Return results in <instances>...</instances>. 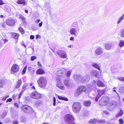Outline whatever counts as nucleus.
Here are the masks:
<instances>
[{
    "label": "nucleus",
    "mask_w": 124,
    "mask_h": 124,
    "mask_svg": "<svg viewBox=\"0 0 124 124\" xmlns=\"http://www.w3.org/2000/svg\"><path fill=\"white\" fill-rule=\"evenodd\" d=\"M37 82L39 86L41 88L45 87L47 84V79L44 77H41L39 78Z\"/></svg>",
    "instance_id": "f257e3e1"
},
{
    "label": "nucleus",
    "mask_w": 124,
    "mask_h": 124,
    "mask_svg": "<svg viewBox=\"0 0 124 124\" xmlns=\"http://www.w3.org/2000/svg\"><path fill=\"white\" fill-rule=\"evenodd\" d=\"M30 96L32 98L35 99H39L42 97L41 94L37 91L33 92L31 94Z\"/></svg>",
    "instance_id": "f03ea898"
},
{
    "label": "nucleus",
    "mask_w": 124,
    "mask_h": 124,
    "mask_svg": "<svg viewBox=\"0 0 124 124\" xmlns=\"http://www.w3.org/2000/svg\"><path fill=\"white\" fill-rule=\"evenodd\" d=\"M109 101V98L106 96H104L100 100L99 103L100 105L104 106L107 104Z\"/></svg>",
    "instance_id": "7ed1b4c3"
},
{
    "label": "nucleus",
    "mask_w": 124,
    "mask_h": 124,
    "mask_svg": "<svg viewBox=\"0 0 124 124\" xmlns=\"http://www.w3.org/2000/svg\"><path fill=\"white\" fill-rule=\"evenodd\" d=\"M74 119V117L72 115L67 114L65 116V120L68 123L70 121H73Z\"/></svg>",
    "instance_id": "20e7f679"
},
{
    "label": "nucleus",
    "mask_w": 124,
    "mask_h": 124,
    "mask_svg": "<svg viewBox=\"0 0 124 124\" xmlns=\"http://www.w3.org/2000/svg\"><path fill=\"white\" fill-rule=\"evenodd\" d=\"M57 53L59 56L61 58H66L67 57V54L64 51L59 50L57 52Z\"/></svg>",
    "instance_id": "39448f33"
},
{
    "label": "nucleus",
    "mask_w": 124,
    "mask_h": 124,
    "mask_svg": "<svg viewBox=\"0 0 124 124\" xmlns=\"http://www.w3.org/2000/svg\"><path fill=\"white\" fill-rule=\"evenodd\" d=\"M22 108L24 112L27 113H31L33 112V111L31 107L27 105L23 106Z\"/></svg>",
    "instance_id": "423d86ee"
},
{
    "label": "nucleus",
    "mask_w": 124,
    "mask_h": 124,
    "mask_svg": "<svg viewBox=\"0 0 124 124\" xmlns=\"http://www.w3.org/2000/svg\"><path fill=\"white\" fill-rule=\"evenodd\" d=\"M72 80L68 79L64 81V83L66 86L68 88L71 87L73 85Z\"/></svg>",
    "instance_id": "0eeeda50"
},
{
    "label": "nucleus",
    "mask_w": 124,
    "mask_h": 124,
    "mask_svg": "<svg viewBox=\"0 0 124 124\" xmlns=\"http://www.w3.org/2000/svg\"><path fill=\"white\" fill-rule=\"evenodd\" d=\"M66 70L63 68H61L57 71V74L59 76H66Z\"/></svg>",
    "instance_id": "6e6552de"
},
{
    "label": "nucleus",
    "mask_w": 124,
    "mask_h": 124,
    "mask_svg": "<svg viewBox=\"0 0 124 124\" xmlns=\"http://www.w3.org/2000/svg\"><path fill=\"white\" fill-rule=\"evenodd\" d=\"M15 20L11 18H8L6 21V24L10 26L14 25L15 24Z\"/></svg>",
    "instance_id": "1a4fd4ad"
},
{
    "label": "nucleus",
    "mask_w": 124,
    "mask_h": 124,
    "mask_svg": "<svg viewBox=\"0 0 124 124\" xmlns=\"http://www.w3.org/2000/svg\"><path fill=\"white\" fill-rule=\"evenodd\" d=\"M19 66L17 64H14L11 67V71L13 73H16L19 71Z\"/></svg>",
    "instance_id": "9d476101"
},
{
    "label": "nucleus",
    "mask_w": 124,
    "mask_h": 124,
    "mask_svg": "<svg viewBox=\"0 0 124 124\" xmlns=\"http://www.w3.org/2000/svg\"><path fill=\"white\" fill-rule=\"evenodd\" d=\"M95 53L98 55H100L102 54L103 53V48L100 46L96 47L95 50Z\"/></svg>",
    "instance_id": "9b49d317"
},
{
    "label": "nucleus",
    "mask_w": 124,
    "mask_h": 124,
    "mask_svg": "<svg viewBox=\"0 0 124 124\" xmlns=\"http://www.w3.org/2000/svg\"><path fill=\"white\" fill-rule=\"evenodd\" d=\"M80 82L83 83H86L89 80L90 77L88 75H85L84 77L82 76Z\"/></svg>",
    "instance_id": "f8f14e48"
},
{
    "label": "nucleus",
    "mask_w": 124,
    "mask_h": 124,
    "mask_svg": "<svg viewBox=\"0 0 124 124\" xmlns=\"http://www.w3.org/2000/svg\"><path fill=\"white\" fill-rule=\"evenodd\" d=\"M105 90H98V93L97 96L95 98V101L97 102L99 98L102 95L104 94Z\"/></svg>",
    "instance_id": "ddd939ff"
},
{
    "label": "nucleus",
    "mask_w": 124,
    "mask_h": 124,
    "mask_svg": "<svg viewBox=\"0 0 124 124\" xmlns=\"http://www.w3.org/2000/svg\"><path fill=\"white\" fill-rule=\"evenodd\" d=\"M69 32L71 35L77 36L78 34L77 29L74 28L71 29L69 31Z\"/></svg>",
    "instance_id": "4468645a"
},
{
    "label": "nucleus",
    "mask_w": 124,
    "mask_h": 124,
    "mask_svg": "<svg viewBox=\"0 0 124 124\" xmlns=\"http://www.w3.org/2000/svg\"><path fill=\"white\" fill-rule=\"evenodd\" d=\"M116 102H111L110 104L109 110L110 111H112L116 107Z\"/></svg>",
    "instance_id": "2eb2a0df"
},
{
    "label": "nucleus",
    "mask_w": 124,
    "mask_h": 124,
    "mask_svg": "<svg viewBox=\"0 0 124 124\" xmlns=\"http://www.w3.org/2000/svg\"><path fill=\"white\" fill-rule=\"evenodd\" d=\"M78 107H76V106L75 105H73L72 108L73 111L75 113H78L79 112L81 108H80V105L79 104H77Z\"/></svg>",
    "instance_id": "dca6fc26"
},
{
    "label": "nucleus",
    "mask_w": 124,
    "mask_h": 124,
    "mask_svg": "<svg viewBox=\"0 0 124 124\" xmlns=\"http://www.w3.org/2000/svg\"><path fill=\"white\" fill-rule=\"evenodd\" d=\"M82 76L79 75L75 74L73 76L74 79L76 81L80 82V81Z\"/></svg>",
    "instance_id": "f3484780"
},
{
    "label": "nucleus",
    "mask_w": 124,
    "mask_h": 124,
    "mask_svg": "<svg viewBox=\"0 0 124 124\" xmlns=\"http://www.w3.org/2000/svg\"><path fill=\"white\" fill-rule=\"evenodd\" d=\"M36 72L37 74L38 75H42L45 73L44 70L42 68H40L37 70Z\"/></svg>",
    "instance_id": "a211bd4d"
},
{
    "label": "nucleus",
    "mask_w": 124,
    "mask_h": 124,
    "mask_svg": "<svg viewBox=\"0 0 124 124\" xmlns=\"http://www.w3.org/2000/svg\"><path fill=\"white\" fill-rule=\"evenodd\" d=\"M56 86L58 87V88L60 89L64 90V86L62 85L60 81H58L56 84Z\"/></svg>",
    "instance_id": "6ab92c4d"
},
{
    "label": "nucleus",
    "mask_w": 124,
    "mask_h": 124,
    "mask_svg": "<svg viewBox=\"0 0 124 124\" xmlns=\"http://www.w3.org/2000/svg\"><path fill=\"white\" fill-rule=\"evenodd\" d=\"M78 89L82 93V92H84L85 91L86 89V86H79Z\"/></svg>",
    "instance_id": "aec40b11"
},
{
    "label": "nucleus",
    "mask_w": 124,
    "mask_h": 124,
    "mask_svg": "<svg viewBox=\"0 0 124 124\" xmlns=\"http://www.w3.org/2000/svg\"><path fill=\"white\" fill-rule=\"evenodd\" d=\"M95 83H96L97 85L98 86L104 87L105 86L104 84L99 80H98L96 81H95Z\"/></svg>",
    "instance_id": "412c9836"
},
{
    "label": "nucleus",
    "mask_w": 124,
    "mask_h": 124,
    "mask_svg": "<svg viewBox=\"0 0 124 124\" xmlns=\"http://www.w3.org/2000/svg\"><path fill=\"white\" fill-rule=\"evenodd\" d=\"M123 111L121 109H120V111L119 112L116 113L115 115V117L117 118L119 116H121L123 114Z\"/></svg>",
    "instance_id": "4be33fe9"
},
{
    "label": "nucleus",
    "mask_w": 124,
    "mask_h": 124,
    "mask_svg": "<svg viewBox=\"0 0 124 124\" xmlns=\"http://www.w3.org/2000/svg\"><path fill=\"white\" fill-rule=\"evenodd\" d=\"M112 46V44L109 43H106L105 45V49L106 50H109Z\"/></svg>",
    "instance_id": "5701e85b"
},
{
    "label": "nucleus",
    "mask_w": 124,
    "mask_h": 124,
    "mask_svg": "<svg viewBox=\"0 0 124 124\" xmlns=\"http://www.w3.org/2000/svg\"><path fill=\"white\" fill-rule=\"evenodd\" d=\"M58 98L59 99L65 101H68L69 99L66 97L64 96H61L59 95L57 96Z\"/></svg>",
    "instance_id": "b1692460"
},
{
    "label": "nucleus",
    "mask_w": 124,
    "mask_h": 124,
    "mask_svg": "<svg viewBox=\"0 0 124 124\" xmlns=\"http://www.w3.org/2000/svg\"><path fill=\"white\" fill-rule=\"evenodd\" d=\"M17 3L19 4L25 6L26 5V1L25 0H18Z\"/></svg>",
    "instance_id": "393cba45"
},
{
    "label": "nucleus",
    "mask_w": 124,
    "mask_h": 124,
    "mask_svg": "<svg viewBox=\"0 0 124 124\" xmlns=\"http://www.w3.org/2000/svg\"><path fill=\"white\" fill-rule=\"evenodd\" d=\"M92 66L93 67L99 70H100V68L99 65L96 63H93L92 64Z\"/></svg>",
    "instance_id": "a878e982"
},
{
    "label": "nucleus",
    "mask_w": 124,
    "mask_h": 124,
    "mask_svg": "<svg viewBox=\"0 0 124 124\" xmlns=\"http://www.w3.org/2000/svg\"><path fill=\"white\" fill-rule=\"evenodd\" d=\"M81 93V91L78 88L75 92L74 94L75 96L76 97L78 96Z\"/></svg>",
    "instance_id": "bb28decb"
},
{
    "label": "nucleus",
    "mask_w": 124,
    "mask_h": 124,
    "mask_svg": "<svg viewBox=\"0 0 124 124\" xmlns=\"http://www.w3.org/2000/svg\"><path fill=\"white\" fill-rule=\"evenodd\" d=\"M91 102L90 100H87L84 102V105L86 106H89L90 105Z\"/></svg>",
    "instance_id": "cd10ccee"
},
{
    "label": "nucleus",
    "mask_w": 124,
    "mask_h": 124,
    "mask_svg": "<svg viewBox=\"0 0 124 124\" xmlns=\"http://www.w3.org/2000/svg\"><path fill=\"white\" fill-rule=\"evenodd\" d=\"M89 122L92 124H95L98 123V120L95 119H92L89 121Z\"/></svg>",
    "instance_id": "c85d7f7f"
},
{
    "label": "nucleus",
    "mask_w": 124,
    "mask_h": 124,
    "mask_svg": "<svg viewBox=\"0 0 124 124\" xmlns=\"http://www.w3.org/2000/svg\"><path fill=\"white\" fill-rule=\"evenodd\" d=\"M120 35L121 37L124 38V28H123L120 30Z\"/></svg>",
    "instance_id": "c756f323"
},
{
    "label": "nucleus",
    "mask_w": 124,
    "mask_h": 124,
    "mask_svg": "<svg viewBox=\"0 0 124 124\" xmlns=\"http://www.w3.org/2000/svg\"><path fill=\"white\" fill-rule=\"evenodd\" d=\"M97 71L96 70H93L91 72V74L93 76H95V77H97Z\"/></svg>",
    "instance_id": "7c9ffc66"
},
{
    "label": "nucleus",
    "mask_w": 124,
    "mask_h": 124,
    "mask_svg": "<svg viewBox=\"0 0 124 124\" xmlns=\"http://www.w3.org/2000/svg\"><path fill=\"white\" fill-rule=\"evenodd\" d=\"M89 111L88 110H85L84 112V116L85 117H87L89 115Z\"/></svg>",
    "instance_id": "2f4dec72"
},
{
    "label": "nucleus",
    "mask_w": 124,
    "mask_h": 124,
    "mask_svg": "<svg viewBox=\"0 0 124 124\" xmlns=\"http://www.w3.org/2000/svg\"><path fill=\"white\" fill-rule=\"evenodd\" d=\"M12 35L13 37L16 39H18L19 36V34L16 33H14Z\"/></svg>",
    "instance_id": "473e14b6"
},
{
    "label": "nucleus",
    "mask_w": 124,
    "mask_h": 124,
    "mask_svg": "<svg viewBox=\"0 0 124 124\" xmlns=\"http://www.w3.org/2000/svg\"><path fill=\"white\" fill-rule=\"evenodd\" d=\"M5 84V83L3 80H0V88H2Z\"/></svg>",
    "instance_id": "72a5a7b5"
},
{
    "label": "nucleus",
    "mask_w": 124,
    "mask_h": 124,
    "mask_svg": "<svg viewBox=\"0 0 124 124\" xmlns=\"http://www.w3.org/2000/svg\"><path fill=\"white\" fill-rule=\"evenodd\" d=\"M22 83V81L21 79H19L18 82L16 86L17 88H18L20 86Z\"/></svg>",
    "instance_id": "f704fd0d"
},
{
    "label": "nucleus",
    "mask_w": 124,
    "mask_h": 124,
    "mask_svg": "<svg viewBox=\"0 0 124 124\" xmlns=\"http://www.w3.org/2000/svg\"><path fill=\"white\" fill-rule=\"evenodd\" d=\"M119 45L121 47H123L124 46V40H120L119 41Z\"/></svg>",
    "instance_id": "c9c22d12"
},
{
    "label": "nucleus",
    "mask_w": 124,
    "mask_h": 124,
    "mask_svg": "<svg viewBox=\"0 0 124 124\" xmlns=\"http://www.w3.org/2000/svg\"><path fill=\"white\" fill-rule=\"evenodd\" d=\"M19 17L22 20L23 22V23H26V18L24 17V16L22 15H20V16Z\"/></svg>",
    "instance_id": "e433bc0d"
},
{
    "label": "nucleus",
    "mask_w": 124,
    "mask_h": 124,
    "mask_svg": "<svg viewBox=\"0 0 124 124\" xmlns=\"http://www.w3.org/2000/svg\"><path fill=\"white\" fill-rule=\"evenodd\" d=\"M19 31H20L22 34H23L25 33L24 30L21 27H20L19 29Z\"/></svg>",
    "instance_id": "4c0bfd02"
},
{
    "label": "nucleus",
    "mask_w": 124,
    "mask_h": 124,
    "mask_svg": "<svg viewBox=\"0 0 124 124\" xmlns=\"http://www.w3.org/2000/svg\"><path fill=\"white\" fill-rule=\"evenodd\" d=\"M119 90L120 92L123 93L124 92V86H122L119 88Z\"/></svg>",
    "instance_id": "58836bf2"
},
{
    "label": "nucleus",
    "mask_w": 124,
    "mask_h": 124,
    "mask_svg": "<svg viewBox=\"0 0 124 124\" xmlns=\"http://www.w3.org/2000/svg\"><path fill=\"white\" fill-rule=\"evenodd\" d=\"M124 18L123 17H120L118 20L117 21V23L119 24L120 23L121 21L124 19Z\"/></svg>",
    "instance_id": "ea45409f"
},
{
    "label": "nucleus",
    "mask_w": 124,
    "mask_h": 124,
    "mask_svg": "<svg viewBox=\"0 0 124 124\" xmlns=\"http://www.w3.org/2000/svg\"><path fill=\"white\" fill-rule=\"evenodd\" d=\"M27 69V66H25L24 67V69H23L22 71V74L24 75L25 74Z\"/></svg>",
    "instance_id": "a19ab883"
},
{
    "label": "nucleus",
    "mask_w": 124,
    "mask_h": 124,
    "mask_svg": "<svg viewBox=\"0 0 124 124\" xmlns=\"http://www.w3.org/2000/svg\"><path fill=\"white\" fill-rule=\"evenodd\" d=\"M79 104V105H80V106H79V107H80V108H81V105H80V103L79 102H74V103H73V105H76V107H78V106L77 105V104Z\"/></svg>",
    "instance_id": "79ce46f5"
},
{
    "label": "nucleus",
    "mask_w": 124,
    "mask_h": 124,
    "mask_svg": "<svg viewBox=\"0 0 124 124\" xmlns=\"http://www.w3.org/2000/svg\"><path fill=\"white\" fill-rule=\"evenodd\" d=\"M71 72V70H69L67 71L66 75V76L67 77H69L70 76Z\"/></svg>",
    "instance_id": "37998d69"
},
{
    "label": "nucleus",
    "mask_w": 124,
    "mask_h": 124,
    "mask_svg": "<svg viewBox=\"0 0 124 124\" xmlns=\"http://www.w3.org/2000/svg\"><path fill=\"white\" fill-rule=\"evenodd\" d=\"M118 121L120 124H123L124 123V121L122 118H120L118 120Z\"/></svg>",
    "instance_id": "c03bdc74"
},
{
    "label": "nucleus",
    "mask_w": 124,
    "mask_h": 124,
    "mask_svg": "<svg viewBox=\"0 0 124 124\" xmlns=\"http://www.w3.org/2000/svg\"><path fill=\"white\" fill-rule=\"evenodd\" d=\"M105 120L104 119H101L98 121V122L99 123H104L105 122Z\"/></svg>",
    "instance_id": "a18cd8bd"
},
{
    "label": "nucleus",
    "mask_w": 124,
    "mask_h": 124,
    "mask_svg": "<svg viewBox=\"0 0 124 124\" xmlns=\"http://www.w3.org/2000/svg\"><path fill=\"white\" fill-rule=\"evenodd\" d=\"M53 105L54 106H55L56 105V98L55 97H54L53 98Z\"/></svg>",
    "instance_id": "49530a36"
},
{
    "label": "nucleus",
    "mask_w": 124,
    "mask_h": 124,
    "mask_svg": "<svg viewBox=\"0 0 124 124\" xmlns=\"http://www.w3.org/2000/svg\"><path fill=\"white\" fill-rule=\"evenodd\" d=\"M9 96V95H7L4 97L2 98V100L3 101H5Z\"/></svg>",
    "instance_id": "de8ad7c7"
},
{
    "label": "nucleus",
    "mask_w": 124,
    "mask_h": 124,
    "mask_svg": "<svg viewBox=\"0 0 124 124\" xmlns=\"http://www.w3.org/2000/svg\"><path fill=\"white\" fill-rule=\"evenodd\" d=\"M36 59V56H32L31 58V61H33L35 59Z\"/></svg>",
    "instance_id": "09e8293b"
},
{
    "label": "nucleus",
    "mask_w": 124,
    "mask_h": 124,
    "mask_svg": "<svg viewBox=\"0 0 124 124\" xmlns=\"http://www.w3.org/2000/svg\"><path fill=\"white\" fill-rule=\"evenodd\" d=\"M28 85V84L26 83H25L24 84L23 86V87H22V88L23 89H24Z\"/></svg>",
    "instance_id": "8fccbe9b"
},
{
    "label": "nucleus",
    "mask_w": 124,
    "mask_h": 124,
    "mask_svg": "<svg viewBox=\"0 0 124 124\" xmlns=\"http://www.w3.org/2000/svg\"><path fill=\"white\" fill-rule=\"evenodd\" d=\"M2 41H4V42L3 44H4L6 42H7L8 41V40H7V39H2Z\"/></svg>",
    "instance_id": "3c124183"
},
{
    "label": "nucleus",
    "mask_w": 124,
    "mask_h": 124,
    "mask_svg": "<svg viewBox=\"0 0 124 124\" xmlns=\"http://www.w3.org/2000/svg\"><path fill=\"white\" fill-rule=\"evenodd\" d=\"M118 79L122 81H124V77H120L118 78Z\"/></svg>",
    "instance_id": "603ef678"
},
{
    "label": "nucleus",
    "mask_w": 124,
    "mask_h": 124,
    "mask_svg": "<svg viewBox=\"0 0 124 124\" xmlns=\"http://www.w3.org/2000/svg\"><path fill=\"white\" fill-rule=\"evenodd\" d=\"M3 44L2 40H0V47H1L3 46Z\"/></svg>",
    "instance_id": "864d4df0"
},
{
    "label": "nucleus",
    "mask_w": 124,
    "mask_h": 124,
    "mask_svg": "<svg viewBox=\"0 0 124 124\" xmlns=\"http://www.w3.org/2000/svg\"><path fill=\"white\" fill-rule=\"evenodd\" d=\"M103 113L107 115L109 114V113L107 111H103Z\"/></svg>",
    "instance_id": "5fc2aeb1"
},
{
    "label": "nucleus",
    "mask_w": 124,
    "mask_h": 124,
    "mask_svg": "<svg viewBox=\"0 0 124 124\" xmlns=\"http://www.w3.org/2000/svg\"><path fill=\"white\" fill-rule=\"evenodd\" d=\"M70 41H74V38L73 37H71L70 38Z\"/></svg>",
    "instance_id": "6e6d98bb"
},
{
    "label": "nucleus",
    "mask_w": 124,
    "mask_h": 124,
    "mask_svg": "<svg viewBox=\"0 0 124 124\" xmlns=\"http://www.w3.org/2000/svg\"><path fill=\"white\" fill-rule=\"evenodd\" d=\"M12 98H9L7 100L6 102H10L11 101H12Z\"/></svg>",
    "instance_id": "4d7b16f0"
},
{
    "label": "nucleus",
    "mask_w": 124,
    "mask_h": 124,
    "mask_svg": "<svg viewBox=\"0 0 124 124\" xmlns=\"http://www.w3.org/2000/svg\"><path fill=\"white\" fill-rule=\"evenodd\" d=\"M18 123V121L17 120H15L13 121V124H17Z\"/></svg>",
    "instance_id": "13d9d810"
},
{
    "label": "nucleus",
    "mask_w": 124,
    "mask_h": 124,
    "mask_svg": "<svg viewBox=\"0 0 124 124\" xmlns=\"http://www.w3.org/2000/svg\"><path fill=\"white\" fill-rule=\"evenodd\" d=\"M68 124H76L73 121H70L68 123Z\"/></svg>",
    "instance_id": "bf43d9fd"
},
{
    "label": "nucleus",
    "mask_w": 124,
    "mask_h": 124,
    "mask_svg": "<svg viewBox=\"0 0 124 124\" xmlns=\"http://www.w3.org/2000/svg\"><path fill=\"white\" fill-rule=\"evenodd\" d=\"M28 70H33V71H34V69L33 68H32L31 67H29L28 68Z\"/></svg>",
    "instance_id": "052dcab7"
},
{
    "label": "nucleus",
    "mask_w": 124,
    "mask_h": 124,
    "mask_svg": "<svg viewBox=\"0 0 124 124\" xmlns=\"http://www.w3.org/2000/svg\"><path fill=\"white\" fill-rule=\"evenodd\" d=\"M4 4V3L3 2L2 0H0V5H2Z\"/></svg>",
    "instance_id": "680f3d73"
},
{
    "label": "nucleus",
    "mask_w": 124,
    "mask_h": 124,
    "mask_svg": "<svg viewBox=\"0 0 124 124\" xmlns=\"http://www.w3.org/2000/svg\"><path fill=\"white\" fill-rule=\"evenodd\" d=\"M34 38V36L33 35H31L30 36V39H33Z\"/></svg>",
    "instance_id": "e2e57ef3"
},
{
    "label": "nucleus",
    "mask_w": 124,
    "mask_h": 124,
    "mask_svg": "<svg viewBox=\"0 0 124 124\" xmlns=\"http://www.w3.org/2000/svg\"><path fill=\"white\" fill-rule=\"evenodd\" d=\"M43 22H41L39 24V26L40 27H41L42 25Z\"/></svg>",
    "instance_id": "0e129e2a"
},
{
    "label": "nucleus",
    "mask_w": 124,
    "mask_h": 124,
    "mask_svg": "<svg viewBox=\"0 0 124 124\" xmlns=\"http://www.w3.org/2000/svg\"><path fill=\"white\" fill-rule=\"evenodd\" d=\"M40 20L39 19L36 20L35 21V22L37 23H38L40 22Z\"/></svg>",
    "instance_id": "69168bd1"
},
{
    "label": "nucleus",
    "mask_w": 124,
    "mask_h": 124,
    "mask_svg": "<svg viewBox=\"0 0 124 124\" xmlns=\"http://www.w3.org/2000/svg\"><path fill=\"white\" fill-rule=\"evenodd\" d=\"M14 105L15 107H16L17 108H18L19 107L18 105V104L17 103H16L14 104Z\"/></svg>",
    "instance_id": "338daca9"
},
{
    "label": "nucleus",
    "mask_w": 124,
    "mask_h": 124,
    "mask_svg": "<svg viewBox=\"0 0 124 124\" xmlns=\"http://www.w3.org/2000/svg\"><path fill=\"white\" fill-rule=\"evenodd\" d=\"M40 36L38 35H37L36 36V39H38V38H40Z\"/></svg>",
    "instance_id": "774afa93"
}]
</instances>
